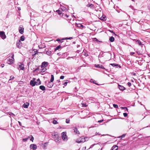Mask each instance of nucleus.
Wrapping results in <instances>:
<instances>
[{
  "label": "nucleus",
  "mask_w": 150,
  "mask_h": 150,
  "mask_svg": "<svg viewBox=\"0 0 150 150\" xmlns=\"http://www.w3.org/2000/svg\"><path fill=\"white\" fill-rule=\"evenodd\" d=\"M35 78H33L32 80L30 82V84L32 86H34L35 85H38L41 84V82L39 79H37L36 81H35Z\"/></svg>",
  "instance_id": "1"
},
{
  "label": "nucleus",
  "mask_w": 150,
  "mask_h": 150,
  "mask_svg": "<svg viewBox=\"0 0 150 150\" xmlns=\"http://www.w3.org/2000/svg\"><path fill=\"white\" fill-rule=\"evenodd\" d=\"M88 138L87 137H81L79 139H77L76 142L78 143H80L81 142H85L88 141Z\"/></svg>",
  "instance_id": "2"
},
{
  "label": "nucleus",
  "mask_w": 150,
  "mask_h": 150,
  "mask_svg": "<svg viewBox=\"0 0 150 150\" xmlns=\"http://www.w3.org/2000/svg\"><path fill=\"white\" fill-rule=\"evenodd\" d=\"M62 138L64 141H66L67 140L66 132H63L62 133Z\"/></svg>",
  "instance_id": "3"
},
{
  "label": "nucleus",
  "mask_w": 150,
  "mask_h": 150,
  "mask_svg": "<svg viewBox=\"0 0 150 150\" xmlns=\"http://www.w3.org/2000/svg\"><path fill=\"white\" fill-rule=\"evenodd\" d=\"M0 37L3 40L6 38V37L5 34V32L4 31H0Z\"/></svg>",
  "instance_id": "4"
},
{
  "label": "nucleus",
  "mask_w": 150,
  "mask_h": 150,
  "mask_svg": "<svg viewBox=\"0 0 150 150\" xmlns=\"http://www.w3.org/2000/svg\"><path fill=\"white\" fill-rule=\"evenodd\" d=\"M22 43L20 40H18L17 42L16 46L19 48H21L22 47Z\"/></svg>",
  "instance_id": "5"
},
{
  "label": "nucleus",
  "mask_w": 150,
  "mask_h": 150,
  "mask_svg": "<svg viewBox=\"0 0 150 150\" xmlns=\"http://www.w3.org/2000/svg\"><path fill=\"white\" fill-rule=\"evenodd\" d=\"M14 56V55L13 54L12 56V59H9L7 60V63L8 64H10L13 63V60L14 59L13 58V57Z\"/></svg>",
  "instance_id": "6"
},
{
  "label": "nucleus",
  "mask_w": 150,
  "mask_h": 150,
  "mask_svg": "<svg viewBox=\"0 0 150 150\" xmlns=\"http://www.w3.org/2000/svg\"><path fill=\"white\" fill-rule=\"evenodd\" d=\"M30 148L33 149V150H36L37 148V146L36 145L34 144H31L30 146Z\"/></svg>",
  "instance_id": "7"
},
{
  "label": "nucleus",
  "mask_w": 150,
  "mask_h": 150,
  "mask_svg": "<svg viewBox=\"0 0 150 150\" xmlns=\"http://www.w3.org/2000/svg\"><path fill=\"white\" fill-rule=\"evenodd\" d=\"M55 141L56 142H57L59 141L58 139L59 138V135L58 134H55L53 137Z\"/></svg>",
  "instance_id": "8"
},
{
  "label": "nucleus",
  "mask_w": 150,
  "mask_h": 150,
  "mask_svg": "<svg viewBox=\"0 0 150 150\" xmlns=\"http://www.w3.org/2000/svg\"><path fill=\"white\" fill-rule=\"evenodd\" d=\"M18 30L19 33L21 34H23L24 33V28L23 27H20L18 28Z\"/></svg>",
  "instance_id": "9"
},
{
  "label": "nucleus",
  "mask_w": 150,
  "mask_h": 150,
  "mask_svg": "<svg viewBox=\"0 0 150 150\" xmlns=\"http://www.w3.org/2000/svg\"><path fill=\"white\" fill-rule=\"evenodd\" d=\"M60 9H61L63 11H64L65 12H66L67 11V9L66 7L62 5H61L60 6Z\"/></svg>",
  "instance_id": "10"
},
{
  "label": "nucleus",
  "mask_w": 150,
  "mask_h": 150,
  "mask_svg": "<svg viewBox=\"0 0 150 150\" xmlns=\"http://www.w3.org/2000/svg\"><path fill=\"white\" fill-rule=\"evenodd\" d=\"M48 63L47 62H43L42 64L41 67H44L46 68V67L47 66Z\"/></svg>",
  "instance_id": "11"
},
{
  "label": "nucleus",
  "mask_w": 150,
  "mask_h": 150,
  "mask_svg": "<svg viewBox=\"0 0 150 150\" xmlns=\"http://www.w3.org/2000/svg\"><path fill=\"white\" fill-rule=\"evenodd\" d=\"M18 69L21 70H23L24 69V65L22 64H20L18 65Z\"/></svg>",
  "instance_id": "12"
},
{
  "label": "nucleus",
  "mask_w": 150,
  "mask_h": 150,
  "mask_svg": "<svg viewBox=\"0 0 150 150\" xmlns=\"http://www.w3.org/2000/svg\"><path fill=\"white\" fill-rule=\"evenodd\" d=\"M95 67L96 68H100L102 69H105L104 67L102 65L100 64H95Z\"/></svg>",
  "instance_id": "13"
},
{
  "label": "nucleus",
  "mask_w": 150,
  "mask_h": 150,
  "mask_svg": "<svg viewBox=\"0 0 150 150\" xmlns=\"http://www.w3.org/2000/svg\"><path fill=\"white\" fill-rule=\"evenodd\" d=\"M118 86L119 89L121 91H123L125 89V88L119 84Z\"/></svg>",
  "instance_id": "14"
},
{
  "label": "nucleus",
  "mask_w": 150,
  "mask_h": 150,
  "mask_svg": "<svg viewBox=\"0 0 150 150\" xmlns=\"http://www.w3.org/2000/svg\"><path fill=\"white\" fill-rule=\"evenodd\" d=\"M73 130H74V132L76 134H79L80 133L78 131L76 127H73Z\"/></svg>",
  "instance_id": "15"
},
{
  "label": "nucleus",
  "mask_w": 150,
  "mask_h": 150,
  "mask_svg": "<svg viewBox=\"0 0 150 150\" xmlns=\"http://www.w3.org/2000/svg\"><path fill=\"white\" fill-rule=\"evenodd\" d=\"M29 105V103H28L27 102L25 103L24 104H23V106L24 108H27L28 107Z\"/></svg>",
  "instance_id": "16"
},
{
  "label": "nucleus",
  "mask_w": 150,
  "mask_h": 150,
  "mask_svg": "<svg viewBox=\"0 0 150 150\" xmlns=\"http://www.w3.org/2000/svg\"><path fill=\"white\" fill-rule=\"evenodd\" d=\"M118 146L116 145L113 146L112 148V150H117L118 149Z\"/></svg>",
  "instance_id": "17"
},
{
  "label": "nucleus",
  "mask_w": 150,
  "mask_h": 150,
  "mask_svg": "<svg viewBox=\"0 0 150 150\" xmlns=\"http://www.w3.org/2000/svg\"><path fill=\"white\" fill-rule=\"evenodd\" d=\"M40 70L41 71V72H45L46 70L47 69L46 68L44 67H41V69Z\"/></svg>",
  "instance_id": "18"
},
{
  "label": "nucleus",
  "mask_w": 150,
  "mask_h": 150,
  "mask_svg": "<svg viewBox=\"0 0 150 150\" xmlns=\"http://www.w3.org/2000/svg\"><path fill=\"white\" fill-rule=\"evenodd\" d=\"M40 88L42 91H44L45 90V87L43 86H40Z\"/></svg>",
  "instance_id": "19"
},
{
  "label": "nucleus",
  "mask_w": 150,
  "mask_h": 150,
  "mask_svg": "<svg viewBox=\"0 0 150 150\" xmlns=\"http://www.w3.org/2000/svg\"><path fill=\"white\" fill-rule=\"evenodd\" d=\"M100 20L103 21H105L106 20V17L105 15H103L100 18Z\"/></svg>",
  "instance_id": "20"
},
{
  "label": "nucleus",
  "mask_w": 150,
  "mask_h": 150,
  "mask_svg": "<svg viewBox=\"0 0 150 150\" xmlns=\"http://www.w3.org/2000/svg\"><path fill=\"white\" fill-rule=\"evenodd\" d=\"M76 26L78 27H82V28H83L84 27V26L80 23H76Z\"/></svg>",
  "instance_id": "21"
},
{
  "label": "nucleus",
  "mask_w": 150,
  "mask_h": 150,
  "mask_svg": "<svg viewBox=\"0 0 150 150\" xmlns=\"http://www.w3.org/2000/svg\"><path fill=\"white\" fill-rule=\"evenodd\" d=\"M110 65H112L113 67H116V66H118L120 68L121 67L120 66H118V65L117 64H115L114 63L113 64H110Z\"/></svg>",
  "instance_id": "22"
},
{
  "label": "nucleus",
  "mask_w": 150,
  "mask_h": 150,
  "mask_svg": "<svg viewBox=\"0 0 150 150\" xmlns=\"http://www.w3.org/2000/svg\"><path fill=\"white\" fill-rule=\"evenodd\" d=\"M114 40V38L113 37H111L109 38V40L111 42H113Z\"/></svg>",
  "instance_id": "23"
},
{
  "label": "nucleus",
  "mask_w": 150,
  "mask_h": 150,
  "mask_svg": "<svg viewBox=\"0 0 150 150\" xmlns=\"http://www.w3.org/2000/svg\"><path fill=\"white\" fill-rule=\"evenodd\" d=\"M136 43L137 44H138L139 45H141L142 47V44L141 43V42L139 40H137Z\"/></svg>",
  "instance_id": "24"
},
{
  "label": "nucleus",
  "mask_w": 150,
  "mask_h": 150,
  "mask_svg": "<svg viewBox=\"0 0 150 150\" xmlns=\"http://www.w3.org/2000/svg\"><path fill=\"white\" fill-rule=\"evenodd\" d=\"M25 37L24 36H22L20 38V39L19 40L20 41H23L25 40Z\"/></svg>",
  "instance_id": "25"
},
{
  "label": "nucleus",
  "mask_w": 150,
  "mask_h": 150,
  "mask_svg": "<svg viewBox=\"0 0 150 150\" xmlns=\"http://www.w3.org/2000/svg\"><path fill=\"white\" fill-rule=\"evenodd\" d=\"M54 80V76L53 75H51V79H50V81L52 82Z\"/></svg>",
  "instance_id": "26"
},
{
  "label": "nucleus",
  "mask_w": 150,
  "mask_h": 150,
  "mask_svg": "<svg viewBox=\"0 0 150 150\" xmlns=\"http://www.w3.org/2000/svg\"><path fill=\"white\" fill-rule=\"evenodd\" d=\"M61 47L60 45H59L58 46H57L55 49V50H54L55 51H56L57 50H58Z\"/></svg>",
  "instance_id": "27"
},
{
  "label": "nucleus",
  "mask_w": 150,
  "mask_h": 150,
  "mask_svg": "<svg viewBox=\"0 0 150 150\" xmlns=\"http://www.w3.org/2000/svg\"><path fill=\"white\" fill-rule=\"evenodd\" d=\"M29 137H27V138L23 139V142H26L29 139Z\"/></svg>",
  "instance_id": "28"
},
{
  "label": "nucleus",
  "mask_w": 150,
  "mask_h": 150,
  "mask_svg": "<svg viewBox=\"0 0 150 150\" xmlns=\"http://www.w3.org/2000/svg\"><path fill=\"white\" fill-rule=\"evenodd\" d=\"M14 78H15L13 76H11L10 77V79L9 80V82H10V81H11V80L13 79H14Z\"/></svg>",
  "instance_id": "29"
},
{
  "label": "nucleus",
  "mask_w": 150,
  "mask_h": 150,
  "mask_svg": "<svg viewBox=\"0 0 150 150\" xmlns=\"http://www.w3.org/2000/svg\"><path fill=\"white\" fill-rule=\"evenodd\" d=\"M53 123L54 124H57V122L56 120H54L53 121Z\"/></svg>",
  "instance_id": "30"
},
{
  "label": "nucleus",
  "mask_w": 150,
  "mask_h": 150,
  "mask_svg": "<svg viewBox=\"0 0 150 150\" xmlns=\"http://www.w3.org/2000/svg\"><path fill=\"white\" fill-rule=\"evenodd\" d=\"M113 106L115 108H118V106L117 105L113 104Z\"/></svg>",
  "instance_id": "31"
},
{
  "label": "nucleus",
  "mask_w": 150,
  "mask_h": 150,
  "mask_svg": "<svg viewBox=\"0 0 150 150\" xmlns=\"http://www.w3.org/2000/svg\"><path fill=\"white\" fill-rule=\"evenodd\" d=\"M8 114L10 115H13L15 116V115L12 112H8Z\"/></svg>",
  "instance_id": "32"
},
{
  "label": "nucleus",
  "mask_w": 150,
  "mask_h": 150,
  "mask_svg": "<svg viewBox=\"0 0 150 150\" xmlns=\"http://www.w3.org/2000/svg\"><path fill=\"white\" fill-rule=\"evenodd\" d=\"M56 12L58 13L59 15H61V12L59 10H57L56 11Z\"/></svg>",
  "instance_id": "33"
},
{
  "label": "nucleus",
  "mask_w": 150,
  "mask_h": 150,
  "mask_svg": "<svg viewBox=\"0 0 150 150\" xmlns=\"http://www.w3.org/2000/svg\"><path fill=\"white\" fill-rule=\"evenodd\" d=\"M81 105L83 107H86L87 106V105L85 103H82Z\"/></svg>",
  "instance_id": "34"
},
{
  "label": "nucleus",
  "mask_w": 150,
  "mask_h": 150,
  "mask_svg": "<svg viewBox=\"0 0 150 150\" xmlns=\"http://www.w3.org/2000/svg\"><path fill=\"white\" fill-rule=\"evenodd\" d=\"M70 121L69 119H67L66 120V122L67 123H69Z\"/></svg>",
  "instance_id": "35"
},
{
  "label": "nucleus",
  "mask_w": 150,
  "mask_h": 150,
  "mask_svg": "<svg viewBox=\"0 0 150 150\" xmlns=\"http://www.w3.org/2000/svg\"><path fill=\"white\" fill-rule=\"evenodd\" d=\"M31 139H30V140L32 142H33L34 139V138L31 135Z\"/></svg>",
  "instance_id": "36"
},
{
  "label": "nucleus",
  "mask_w": 150,
  "mask_h": 150,
  "mask_svg": "<svg viewBox=\"0 0 150 150\" xmlns=\"http://www.w3.org/2000/svg\"><path fill=\"white\" fill-rule=\"evenodd\" d=\"M125 136V134H123V135H122L121 136L118 137V138H120V137L123 138V137H124Z\"/></svg>",
  "instance_id": "37"
},
{
  "label": "nucleus",
  "mask_w": 150,
  "mask_h": 150,
  "mask_svg": "<svg viewBox=\"0 0 150 150\" xmlns=\"http://www.w3.org/2000/svg\"><path fill=\"white\" fill-rule=\"evenodd\" d=\"M127 85L129 87H130L131 86V84L130 82H128L127 83Z\"/></svg>",
  "instance_id": "38"
},
{
  "label": "nucleus",
  "mask_w": 150,
  "mask_h": 150,
  "mask_svg": "<svg viewBox=\"0 0 150 150\" xmlns=\"http://www.w3.org/2000/svg\"><path fill=\"white\" fill-rule=\"evenodd\" d=\"M90 81L91 82H92L96 84V83H95V82L96 81H95L93 80V79H91L90 80Z\"/></svg>",
  "instance_id": "39"
},
{
  "label": "nucleus",
  "mask_w": 150,
  "mask_h": 150,
  "mask_svg": "<svg viewBox=\"0 0 150 150\" xmlns=\"http://www.w3.org/2000/svg\"><path fill=\"white\" fill-rule=\"evenodd\" d=\"M123 114L124 116L125 117H126L127 115V114L126 113H124Z\"/></svg>",
  "instance_id": "40"
},
{
  "label": "nucleus",
  "mask_w": 150,
  "mask_h": 150,
  "mask_svg": "<svg viewBox=\"0 0 150 150\" xmlns=\"http://www.w3.org/2000/svg\"><path fill=\"white\" fill-rule=\"evenodd\" d=\"M121 108H122V109H126V110L128 111V109H127V108H126V107H122Z\"/></svg>",
  "instance_id": "41"
},
{
  "label": "nucleus",
  "mask_w": 150,
  "mask_h": 150,
  "mask_svg": "<svg viewBox=\"0 0 150 150\" xmlns=\"http://www.w3.org/2000/svg\"><path fill=\"white\" fill-rule=\"evenodd\" d=\"M93 40L94 41H98V40L96 38H93Z\"/></svg>",
  "instance_id": "42"
},
{
  "label": "nucleus",
  "mask_w": 150,
  "mask_h": 150,
  "mask_svg": "<svg viewBox=\"0 0 150 150\" xmlns=\"http://www.w3.org/2000/svg\"><path fill=\"white\" fill-rule=\"evenodd\" d=\"M87 6L88 7H91V6H93V5L92 4H88L87 5Z\"/></svg>",
  "instance_id": "43"
},
{
  "label": "nucleus",
  "mask_w": 150,
  "mask_h": 150,
  "mask_svg": "<svg viewBox=\"0 0 150 150\" xmlns=\"http://www.w3.org/2000/svg\"><path fill=\"white\" fill-rule=\"evenodd\" d=\"M64 78V76H61L60 77V79H63Z\"/></svg>",
  "instance_id": "44"
},
{
  "label": "nucleus",
  "mask_w": 150,
  "mask_h": 150,
  "mask_svg": "<svg viewBox=\"0 0 150 150\" xmlns=\"http://www.w3.org/2000/svg\"><path fill=\"white\" fill-rule=\"evenodd\" d=\"M47 53L48 55H49L50 54V52L47 51Z\"/></svg>",
  "instance_id": "45"
},
{
  "label": "nucleus",
  "mask_w": 150,
  "mask_h": 150,
  "mask_svg": "<svg viewBox=\"0 0 150 150\" xmlns=\"http://www.w3.org/2000/svg\"><path fill=\"white\" fill-rule=\"evenodd\" d=\"M103 120H98V122H103Z\"/></svg>",
  "instance_id": "46"
},
{
  "label": "nucleus",
  "mask_w": 150,
  "mask_h": 150,
  "mask_svg": "<svg viewBox=\"0 0 150 150\" xmlns=\"http://www.w3.org/2000/svg\"><path fill=\"white\" fill-rule=\"evenodd\" d=\"M67 84V82H65L64 83V86H66Z\"/></svg>",
  "instance_id": "47"
},
{
  "label": "nucleus",
  "mask_w": 150,
  "mask_h": 150,
  "mask_svg": "<svg viewBox=\"0 0 150 150\" xmlns=\"http://www.w3.org/2000/svg\"><path fill=\"white\" fill-rule=\"evenodd\" d=\"M134 53H135L134 52H131L130 53V54L131 55H133V54H134Z\"/></svg>",
  "instance_id": "48"
},
{
  "label": "nucleus",
  "mask_w": 150,
  "mask_h": 150,
  "mask_svg": "<svg viewBox=\"0 0 150 150\" xmlns=\"http://www.w3.org/2000/svg\"><path fill=\"white\" fill-rule=\"evenodd\" d=\"M4 64H1V67L3 68L4 67Z\"/></svg>",
  "instance_id": "49"
},
{
  "label": "nucleus",
  "mask_w": 150,
  "mask_h": 150,
  "mask_svg": "<svg viewBox=\"0 0 150 150\" xmlns=\"http://www.w3.org/2000/svg\"><path fill=\"white\" fill-rule=\"evenodd\" d=\"M72 38H66L64 39L65 40H67V39H71Z\"/></svg>",
  "instance_id": "50"
},
{
  "label": "nucleus",
  "mask_w": 150,
  "mask_h": 150,
  "mask_svg": "<svg viewBox=\"0 0 150 150\" xmlns=\"http://www.w3.org/2000/svg\"><path fill=\"white\" fill-rule=\"evenodd\" d=\"M18 122L19 124V125L20 126H22V124H21V123L19 122V121H18Z\"/></svg>",
  "instance_id": "51"
},
{
  "label": "nucleus",
  "mask_w": 150,
  "mask_h": 150,
  "mask_svg": "<svg viewBox=\"0 0 150 150\" xmlns=\"http://www.w3.org/2000/svg\"><path fill=\"white\" fill-rule=\"evenodd\" d=\"M100 135V134H99L98 133H97V132H96V134H95V135Z\"/></svg>",
  "instance_id": "52"
},
{
  "label": "nucleus",
  "mask_w": 150,
  "mask_h": 150,
  "mask_svg": "<svg viewBox=\"0 0 150 150\" xmlns=\"http://www.w3.org/2000/svg\"><path fill=\"white\" fill-rule=\"evenodd\" d=\"M65 16H66L67 17V18H68L69 17H68V16L67 14L66 15H65Z\"/></svg>",
  "instance_id": "53"
},
{
  "label": "nucleus",
  "mask_w": 150,
  "mask_h": 150,
  "mask_svg": "<svg viewBox=\"0 0 150 150\" xmlns=\"http://www.w3.org/2000/svg\"><path fill=\"white\" fill-rule=\"evenodd\" d=\"M18 8V10H21V8Z\"/></svg>",
  "instance_id": "54"
},
{
  "label": "nucleus",
  "mask_w": 150,
  "mask_h": 150,
  "mask_svg": "<svg viewBox=\"0 0 150 150\" xmlns=\"http://www.w3.org/2000/svg\"><path fill=\"white\" fill-rule=\"evenodd\" d=\"M56 40H57V41H60V40H59V39H57Z\"/></svg>",
  "instance_id": "55"
},
{
  "label": "nucleus",
  "mask_w": 150,
  "mask_h": 150,
  "mask_svg": "<svg viewBox=\"0 0 150 150\" xmlns=\"http://www.w3.org/2000/svg\"><path fill=\"white\" fill-rule=\"evenodd\" d=\"M85 55L86 56H88V54H85Z\"/></svg>",
  "instance_id": "56"
},
{
  "label": "nucleus",
  "mask_w": 150,
  "mask_h": 150,
  "mask_svg": "<svg viewBox=\"0 0 150 150\" xmlns=\"http://www.w3.org/2000/svg\"><path fill=\"white\" fill-rule=\"evenodd\" d=\"M44 149H46V146H45Z\"/></svg>",
  "instance_id": "57"
},
{
  "label": "nucleus",
  "mask_w": 150,
  "mask_h": 150,
  "mask_svg": "<svg viewBox=\"0 0 150 150\" xmlns=\"http://www.w3.org/2000/svg\"><path fill=\"white\" fill-rule=\"evenodd\" d=\"M110 31L111 33H113V31L112 30H110Z\"/></svg>",
  "instance_id": "58"
},
{
  "label": "nucleus",
  "mask_w": 150,
  "mask_h": 150,
  "mask_svg": "<svg viewBox=\"0 0 150 150\" xmlns=\"http://www.w3.org/2000/svg\"><path fill=\"white\" fill-rule=\"evenodd\" d=\"M133 75H135V73H134V74H133Z\"/></svg>",
  "instance_id": "59"
},
{
  "label": "nucleus",
  "mask_w": 150,
  "mask_h": 150,
  "mask_svg": "<svg viewBox=\"0 0 150 150\" xmlns=\"http://www.w3.org/2000/svg\"><path fill=\"white\" fill-rule=\"evenodd\" d=\"M101 149H98V150H101Z\"/></svg>",
  "instance_id": "60"
},
{
  "label": "nucleus",
  "mask_w": 150,
  "mask_h": 150,
  "mask_svg": "<svg viewBox=\"0 0 150 150\" xmlns=\"http://www.w3.org/2000/svg\"><path fill=\"white\" fill-rule=\"evenodd\" d=\"M36 54V53H35V54H34V55ZM33 55H34V54Z\"/></svg>",
  "instance_id": "61"
},
{
  "label": "nucleus",
  "mask_w": 150,
  "mask_h": 150,
  "mask_svg": "<svg viewBox=\"0 0 150 150\" xmlns=\"http://www.w3.org/2000/svg\"><path fill=\"white\" fill-rule=\"evenodd\" d=\"M149 56L150 57V56Z\"/></svg>",
  "instance_id": "62"
}]
</instances>
